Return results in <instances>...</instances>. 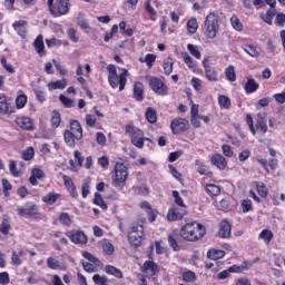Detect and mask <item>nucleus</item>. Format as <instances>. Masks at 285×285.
Returning a JSON list of instances; mask_svg holds the SVG:
<instances>
[{
    "label": "nucleus",
    "mask_w": 285,
    "mask_h": 285,
    "mask_svg": "<svg viewBox=\"0 0 285 285\" xmlns=\"http://www.w3.org/2000/svg\"><path fill=\"white\" fill-rule=\"evenodd\" d=\"M206 235V227L197 222L187 223L180 229V237L186 242H199Z\"/></svg>",
    "instance_id": "nucleus-1"
},
{
    "label": "nucleus",
    "mask_w": 285,
    "mask_h": 285,
    "mask_svg": "<svg viewBox=\"0 0 285 285\" xmlns=\"http://www.w3.org/2000/svg\"><path fill=\"white\" fill-rule=\"evenodd\" d=\"M107 70L109 72L108 75V81H109V86H111V88H118L119 86V90H125L126 88V83L128 82V75H130L127 69H122V72L118 76L117 75V67H115V65H109L107 67Z\"/></svg>",
    "instance_id": "nucleus-2"
},
{
    "label": "nucleus",
    "mask_w": 285,
    "mask_h": 285,
    "mask_svg": "<svg viewBox=\"0 0 285 285\" xmlns=\"http://www.w3.org/2000/svg\"><path fill=\"white\" fill-rule=\"evenodd\" d=\"M203 30L207 39H215L219 32V16L209 13L205 19Z\"/></svg>",
    "instance_id": "nucleus-3"
},
{
    "label": "nucleus",
    "mask_w": 285,
    "mask_h": 285,
    "mask_svg": "<svg viewBox=\"0 0 285 285\" xmlns=\"http://www.w3.org/2000/svg\"><path fill=\"white\" fill-rule=\"evenodd\" d=\"M146 220L141 219L131 225V230L128 233V239L131 246H141L144 242V224Z\"/></svg>",
    "instance_id": "nucleus-4"
},
{
    "label": "nucleus",
    "mask_w": 285,
    "mask_h": 285,
    "mask_svg": "<svg viewBox=\"0 0 285 285\" xmlns=\"http://www.w3.org/2000/svg\"><path fill=\"white\" fill-rule=\"evenodd\" d=\"M125 132L131 137V144L136 146V148H144V141L148 140V138L144 137V131L137 127L127 125Z\"/></svg>",
    "instance_id": "nucleus-5"
},
{
    "label": "nucleus",
    "mask_w": 285,
    "mask_h": 285,
    "mask_svg": "<svg viewBox=\"0 0 285 285\" xmlns=\"http://www.w3.org/2000/svg\"><path fill=\"white\" fill-rule=\"evenodd\" d=\"M126 179H128V168H126L124 164H116L115 178L111 183L112 186L117 188L121 186V184H125Z\"/></svg>",
    "instance_id": "nucleus-6"
},
{
    "label": "nucleus",
    "mask_w": 285,
    "mask_h": 285,
    "mask_svg": "<svg viewBox=\"0 0 285 285\" xmlns=\"http://www.w3.org/2000/svg\"><path fill=\"white\" fill-rule=\"evenodd\" d=\"M149 87L156 95H160L161 97H165V95H168V86L161 81V79L157 77H150L149 78Z\"/></svg>",
    "instance_id": "nucleus-7"
},
{
    "label": "nucleus",
    "mask_w": 285,
    "mask_h": 285,
    "mask_svg": "<svg viewBox=\"0 0 285 285\" xmlns=\"http://www.w3.org/2000/svg\"><path fill=\"white\" fill-rule=\"evenodd\" d=\"M20 217H35L39 215V206L35 203H28L24 207L18 208Z\"/></svg>",
    "instance_id": "nucleus-8"
},
{
    "label": "nucleus",
    "mask_w": 285,
    "mask_h": 285,
    "mask_svg": "<svg viewBox=\"0 0 285 285\" xmlns=\"http://www.w3.org/2000/svg\"><path fill=\"white\" fill-rule=\"evenodd\" d=\"M173 135H179L184 130H188V120L185 118H176L170 124Z\"/></svg>",
    "instance_id": "nucleus-9"
},
{
    "label": "nucleus",
    "mask_w": 285,
    "mask_h": 285,
    "mask_svg": "<svg viewBox=\"0 0 285 285\" xmlns=\"http://www.w3.org/2000/svg\"><path fill=\"white\" fill-rule=\"evenodd\" d=\"M267 115L265 111L257 114V121H256V131L259 135H266L268 132V126H267Z\"/></svg>",
    "instance_id": "nucleus-10"
},
{
    "label": "nucleus",
    "mask_w": 285,
    "mask_h": 285,
    "mask_svg": "<svg viewBox=\"0 0 285 285\" xmlns=\"http://www.w3.org/2000/svg\"><path fill=\"white\" fill-rule=\"evenodd\" d=\"M188 215L186 207L181 208H170L167 214L168 222H178L179 219H184Z\"/></svg>",
    "instance_id": "nucleus-11"
},
{
    "label": "nucleus",
    "mask_w": 285,
    "mask_h": 285,
    "mask_svg": "<svg viewBox=\"0 0 285 285\" xmlns=\"http://www.w3.org/2000/svg\"><path fill=\"white\" fill-rule=\"evenodd\" d=\"M67 130L73 135L77 141H81V139H83V129L81 128L79 120H72L70 122V129Z\"/></svg>",
    "instance_id": "nucleus-12"
},
{
    "label": "nucleus",
    "mask_w": 285,
    "mask_h": 285,
    "mask_svg": "<svg viewBox=\"0 0 285 285\" xmlns=\"http://www.w3.org/2000/svg\"><path fill=\"white\" fill-rule=\"evenodd\" d=\"M68 237L73 244H88V236L81 230L70 232Z\"/></svg>",
    "instance_id": "nucleus-13"
},
{
    "label": "nucleus",
    "mask_w": 285,
    "mask_h": 285,
    "mask_svg": "<svg viewBox=\"0 0 285 285\" xmlns=\"http://www.w3.org/2000/svg\"><path fill=\"white\" fill-rule=\"evenodd\" d=\"M203 66L205 68V77L208 79V81H219L217 71L215 70V68L208 65V59L203 60Z\"/></svg>",
    "instance_id": "nucleus-14"
},
{
    "label": "nucleus",
    "mask_w": 285,
    "mask_h": 285,
    "mask_svg": "<svg viewBox=\"0 0 285 285\" xmlns=\"http://www.w3.org/2000/svg\"><path fill=\"white\" fill-rule=\"evenodd\" d=\"M142 271L146 273L147 277H155V274L159 273V267L155 262L146 261L144 263Z\"/></svg>",
    "instance_id": "nucleus-15"
},
{
    "label": "nucleus",
    "mask_w": 285,
    "mask_h": 285,
    "mask_svg": "<svg viewBox=\"0 0 285 285\" xmlns=\"http://www.w3.org/2000/svg\"><path fill=\"white\" fill-rule=\"evenodd\" d=\"M212 164L218 168V170H226V166H228V163L226 161V158L222 156V154H216L212 157Z\"/></svg>",
    "instance_id": "nucleus-16"
},
{
    "label": "nucleus",
    "mask_w": 285,
    "mask_h": 285,
    "mask_svg": "<svg viewBox=\"0 0 285 285\" xmlns=\"http://www.w3.org/2000/svg\"><path fill=\"white\" fill-rule=\"evenodd\" d=\"M230 233H232L230 223H228V220H223L219 226V232H218L219 237H222L223 239H228V237H230Z\"/></svg>",
    "instance_id": "nucleus-17"
},
{
    "label": "nucleus",
    "mask_w": 285,
    "mask_h": 285,
    "mask_svg": "<svg viewBox=\"0 0 285 285\" xmlns=\"http://www.w3.org/2000/svg\"><path fill=\"white\" fill-rule=\"evenodd\" d=\"M16 124L22 130H32L33 122L29 117H19L16 119Z\"/></svg>",
    "instance_id": "nucleus-18"
},
{
    "label": "nucleus",
    "mask_w": 285,
    "mask_h": 285,
    "mask_svg": "<svg viewBox=\"0 0 285 285\" xmlns=\"http://www.w3.org/2000/svg\"><path fill=\"white\" fill-rule=\"evenodd\" d=\"M33 47L36 48V51L38 52L39 57H43L46 55V45H43V36L39 35L36 40L33 41Z\"/></svg>",
    "instance_id": "nucleus-19"
},
{
    "label": "nucleus",
    "mask_w": 285,
    "mask_h": 285,
    "mask_svg": "<svg viewBox=\"0 0 285 285\" xmlns=\"http://www.w3.org/2000/svg\"><path fill=\"white\" fill-rule=\"evenodd\" d=\"M28 22L24 20H20L13 23L14 30H17L18 35L26 39V32H28Z\"/></svg>",
    "instance_id": "nucleus-20"
},
{
    "label": "nucleus",
    "mask_w": 285,
    "mask_h": 285,
    "mask_svg": "<svg viewBox=\"0 0 285 285\" xmlns=\"http://www.w3.org/2000/svg\"><path fill=\"white\" fill-rule=\"evenodd\" d=\"M12 229V226L10 225V217L8 214L2 215V222L0 224V233L2 235H8L10 230Z\"/></svg>",
    "instance_id": "nucleus-21"
},
{
    "label": "nucleus",
    "mask_w": 285,
    "mask_h": 285,
    "mask_svg": "<svg viewBox=\"0 0 285 285\" xmlns=\"http://www.w3.org/2000/svg\"><path fill=\"white\" fill-rule=\"evenodd\" d=\"M43 177H45L43 170H41L39 168H33L31 171L29 181H30L31 186H37V184H38L37 179H43Z\"/></svg>",
    "instance_id": "nucleus-22"
},
{
    "label": "nucleus",
    "mask_w": 285,
    "mask_h": 285,
    "mask_svg": "<svg viewBox=\"0 0 285 285\" xmlns=\"http://www.w3.org/2000/svg\"><path fill=\"white\" fill-rule=\"evenodd\" d=\"M276 14H277V9H269L266 11V13H261V18L268 26H273V19H275Z\"/></svg>",
    "instance_id": "nucleus-23"
},
{
    "label": "nucleus",
    "mask_w": 285,
    "mask_h": 285,
    "mask_svg": "<svg viewBox=\"0 0 285 285\" xmlns=\"http://www.w3.org/2000/svg\"><path fill=\"white\" fill-rule=\"evenodd\" d=\"M134 97L137 101H144V83L136 82L134 85Z\"/></svg>",
    "instance_id": "nucleus-24"
},
{
    "label": "nucleus",
    "mask_w": 285,
    "mask_h": 285,
    "mask_svg": "<svg viewBox=\"0 0 285 285\" xmlns=\"http://www.w3.org/2000/svg\"><path fill=\"white\" fill-rule=\"evenodd\" d=\"M225 255L226 252L222 249H209L207 252L208 259H213L214 262H217V259H222L223 257H225Z\"/></svg>",
    "instance_id": "nucleus-25"
},
{
    "label": "nucleus",
    "mask_w": 285,
    "mask_h": 285,
    "mask_svg": "<svg viewBox=\"0 0 285 285\" xmlns=\"http://www.w3.org/2000/svg\"><path fill=\"white\" fill-rule=\"evenodd\" d=\"M259 88V85L255 82V79L249 78L247 79V82L245 83V92L247 95H253V92H256V90Z\"/></svg>",
    "instance_id": "nucleus-26"
},
{
    "label": "nucleus",
    "mask_w": 285,
    "mask_h": 285,
    "mask_svg": "<svg viewBox=\"0 0 285 285\" xmlns=\"http://www.w3.org/2000/svg\"><path fill=\"white\" fill-rule=\"evenodd\" d=\"M63 139L65 144L69 146V148H75V146H77V138H75V135L72 132L65 130Z\"/></svg>",
    "instance_id": "nucleus-27"
},
{
    "label": "nucleus",
    "mask_w": 285,
    "mask_h": 285,
    "mask_svg": "<svg viewBox=\"0 0 285 285\" xmlns=\"http://www.w3.org/2000/svg\"><path fill=\"white\" fill-rule=\"evenodd\" d=\"M105 273H107L108 275H114V277H117L118 279L124 278V274L121 273V271L112 265H106Z\"/></svg>",
    "instance_id": "nucleus-28"
},
{
    "label": "nucleus",
    "mask_w": 285,
    "mask_h": 285,
    "mask_svg": "<svg viewBox=\"0 0 285 285\" xmlns=\"http://www.w3.org/2000/svg\"><path fill=\"white\" fill-rule=\"evenodd\" d=\"M68 6H70V0H60L57 3L58 14H68V12H70V8Z\"/></svg>",
    "instance_id": "nucleus-29"
},
{
    "label": "nucleus",
    "mask_w": 285,
    "mask_h": 285,
    "mask_svg": "<svg viewBox=\"0 0 285 285\" xmlns=\"http://www.w3.org/2000/svg\"><path fill=\"white\" fill-rule=\"evenodd\" d=\"M60 197L61 194L49 193L42 197V202L45 204H48L49 206H52L53 204H57V199H59Z\"/></svg>",
    "instance_id": "nucleus-30"
},
{
    "label": "nucleus",
    "mask_w": 285,
    "mask_h": 285,
    "mask_svg": "<svg viewBox=\"0 0 285 285\" xmlns=\"http://www.w3.org/2000/svg\"><path fill=\"white\" fill-rule=\"evenodd\" d=\"M145 117L149 124H157V110L153 107H148Z\"/></svg>",
    "instance_id": "nucleus-31"
},
{
    "label": "nucleus",
    "mask_w": 285,
    "mask_h": 285,
    "mask_svg": "<svg viewBox=\"0 0 285 285\" xmlns=\"http://www.w3.org/2000/svg\"><path fill=\"white\" fill-rule=\"evenodd\" d=\"M243 50L249 55V57H258L261 55L259 48L252 46V45H245L243 46Z\"/></svg>",
    "instance_id": "nucleus-32"
},
{
    "label": "nucleus",
    "mask_w": 285,
    "mask_h": 285,
    "mask_svg": "<svg viewBox=\"0 0 285 285\" xmlns=\"http://www.w3.org/2000/svg\"><path fill=\"white\" fill-rule=\"evenodd\" d=\"M230 23L234 30H236L237 32H242V30H244V24L236 14L232 16Z\"/></svg>",
    "instance_id": "nucleus-33"
},
{
    "label": "nucleus",
    "mask_w": 285,
    "mask_h": 285,
    "mask_svg": "<svg viewBox=\"0 0 285 285\" xmlns=\"http://www.w3.org/2000/svg\"><path fill=\"white\" fill-rule=\"evenodd\" d=\"M66 86H67L66 79L57 80L55 82L48 83L49 90H63V88H66Z\"/></svg>",
    "instance_id": "nucleus-34"
},
{
    "label": "nucleus",
    "mask_w": 285,
    "mask_h": 285,
    "mask_svg": "<svg viewBox=\"0 0 285 285\" xmlns=\"http://www.w3.org/2000/svg\"><path fill=\"white\" fill-rule=\"evenodd\" d=\"M81 264L86 273H97L98 271L97 266H99L100 263L95 264V263H88L86 261H81Z\"/></svg>",
    "instance_id": "nucleus-35"
},
{
    "label": "nucleus",
    "mask_w": 285,
    "mask_h": 285,
    "mask_svg": "<svg viewBox=\"0 0 285 285\" xmlns=\"http://www.w3.org/2000/svg\"><path fill=\"white\" fill-rule=\"evenodd\" d=\"M186 66H188V68L190 70H195V68H197V66L195 65V61L193 60V57H190V55H188V52L184 51L180 53Z\"/></svg>",
    "instance_id": "nucleus-36"
},
{
    "label": "nucleus",
    "mask_w": 285,
    "mask_h": 285,
    "mask_svg": "<svg viewBox=\"0 0 285 285\" xmlns=\"http://www.w3.org/2000/svg\"><path fill=\"white\" fill-rule=\"evenodd\" d=\"M77 23L79 28H81V30H88V28H90V24H88V20H86V14L83 13H78Z\"/></svg>",
    "instance_id": "nucleus-37"
},
{
    "label": "nucleus",
    "mask_w": 285,
    "mask_h": 285,
    "mask_svg": "<svg viewBox=\"0 0 285 285\" xmlns=\"http://www.w3.org/2000/svg\"><path fill=\"white\" fill-rule=\"evenodd\" d=\"M259 238L263 239L266 245H269L273 239V232H271V229H263L259 234Z\"/></svg>",
    "instance_id": "nucleus-38"
},
{
    "label": "nucleus",
    "mask_w": 285,
    "mask_h": 285,
    "mask_svg": "<svg viewBox=\"0 0 285 285\" xmlns=\"http://www.w3.org/2000/svg\"><path fill=\"white\" fill-rule=\"evenodd\" d=\"M10 107L8 105V99L6 96L0 97V115H8Z\"/></svg>",
    "instance_id": "nucleus-39"
},
{
    "label": "nucleus",
    "mask_w": 285,
    "mask_h": 285,
    "mask_svg": "<svg viewBox=\"0 0 285 285\" xmlns=\"http://www.w3.org/2000/svg\"><path fill=\"white\" fill-rule=\"evenodd\" d=\"M197 28H199V24L197 23V19L191 18L187 21V30L189 35H195L197 32Z\"/></svg>",
    "instance_id": "nucleus-40"
},
{
    "label": "nucleus",
    "mask_w": 285,
    "mask_h": 285,
    "mask_svg": "<svg viewBox=\"0 0 285 285\" xmlns=\"http://www.w3.org/2000/svg\"><path fill=\"white\" fill-rule=\"evenodd\" d=\"M60 124H61V114H59V111L57 110H53L52 117H51L52 128H59Z\"/></svg>",
    "instance_id": "nucleus-41"
},
{
    "label": "nucleus",
    "mask_w": 285,
    "mask_h": 285,
    "mask_svg": "<svg viewBox=\"0 0 285 285\" xmlns=\"http://www.w3.org/2000/svg\"><path fill=\"white\" fill-rule=\"evenodd\" d=\"M94 204H96V206H99L100 208H102V210H106L108 208V205L106 204V202H104V198L101 197V194H99V193L95 194Z\"/></svg>",
    "instance_id": "nucleus-42"
},
{
    "label": "nucleus",
    "mask_w": 285,
    "mask_h": 285,
    "mask_svg": "<svg viewBox=\"0 0 285 285\" xmlns=\"http://www.w3.org/2000/svg\"><path fill=\"white\" fill-rule=\"evenodd\" d=\"M92 281L95 282V284L97 285H108V283L110 282V279H108L107 276H101L99 274H95L92 276Z\"/></svg>",
    "instance_id": "nucleus-43"
},
{
    "label": "nucleus",
    "mask_w": 285,
    "mask_h": 285,
    "mask_svg": "<svg viewBox=\"0 0 285 285\" xmlns=\"http://www.w3.org/2000/svg\"><path fill=\"white\" fill-rule=\"evenodd\" d=\"M256 190L259 197H268V188L264 183H256Z\"/></svg>",
    "instance_id": "nucleus-44"
},
{
    "label": "nucleus",
    "mask_w": 285,
    "mask_h": 285,
    "mask_svg": "<svg viewBox=\"0 0 285 285\" xmlns=\"http://www.w3.org/2000/svg\"><path fill=\"white\" fill-rule=\"evenodd\" d=\"M218 104L220 108L228 110V108H230V98H228V96H219Z\"/></svg>",
    "instance_id": "nucleus-45"
},
{
    "label": "nucleus",
    "mask_w": 285,
    "mask_h": 285,
    "mask_svg": "<svg viewBox=\"0 0 285 285\" xmlns=\"http://www.w3.org/2000/svg\"><path fill=\"white\" fill-rule=\"evenodd\" d=\"M173 58L168 57L164 63H163V68H164V72L165 75H171L173 72Z\"/></svg>",
    "instance_id": "nucleus-46"
},
{
    "label": "nucleus",
    "mask_w": 285,
    "mask_h": 285,
    "mask_svg": "<svg viewBox=\"0 0 285 285\" xmlns=\"http://www.w3.org/2000/svg\"><path fill=\"white\" fill-rule=\"evenodd\" d=\"M187 50L190 52L191 57H195V59H202V52H199V49L195 45H187Z\"/></svg>",
    "instance_id": "nucleus-47"
},
{
    "label": "nucleus",
    "mask_w": 285,
    "mask_h": 285,
    "mask_svg": "<svg viewBox=\"0 0 285 285\" xmlns=\"http://www.w3.org/2000/svg\"><path fill=\"white\" fill-rule=\"evenodd\" d=\"M206 190H207L208 195H213L215 197H217V195H219V193H222V189L219 188V186L214 185V184L207 185Z\"/></svg>",
    "instance_id": "nucleus-48"
},
{
    "label": "nucleus",
    "mask_w": 285,
    "mask_h": 285,
    "mask_svg": "<svg viewBox=\"0 0 285 285\" xmlns=\"http://www.w3.org/2000/svg\"><path fill=\"white\" fill-rule=\"evenodd\" d=\"M226 79L228 81H236L237 76L235 75V67L229 66L225 70Z\"/></svg>",
    "instance_id": "nucleus-49"
},
{
    "label": "nucleus",
    "mask_w": 285,
    "mask_h": 285,
    "mask_svg": "<svg viewBox=\"0 0 285 285\" xmlns=\"http://www.w3.org/2000/svg\"><path fill=\"white\" fill-rule=\"evenodd\" d=\"M35 157V149L32 147H28L22 151V159L24 161H30Z\"/></svg>",
    "instance_id": "nucleus-50"
},
{
    "label": "nucleus",
    "mask_w": 285,
    "mask_h": 285,
    "mask_svg": "<svg viewBox=\"0 0 285 285\" xmlns=\"http://www.w3.org/2000/svg\"><path fill=\"white\" fill-rule=\"evenodd\" d=\"M59 99L61 104L65 105V108H75V100L66 97L65 95H60Z\"/></svg>",
    "instance_id": "nucleus-51"
},
{
    "label": "nucleus",
    "mask_w": 285,
    "mask_h": 285,
    "mask_svg": "<svg viewBox=\"0 0 285 285\" xmlns=\"http://www.w3.org/2000/svg\"><path fill=\"white\" fill-rule=\"evenodd\" d=\"M59 222L63 226H70V224H72V218L70 217V215L68 213H61L59 216Z\"/></svg>",
    "instance_id": "nucleus-52"
},
{
    "label": "nucleus",
    "mask_w": 285,
    "mask_h": 285,
    "mask_svg": "<svg viewBox=\"0 0 285 285\" xmlns=\"http://www.w3.org/2000/svg\"><path fill=\"white\" fill-rule=\"evenodd\" d=\"M284 24H285V13L276 11L275 26H277V28H284Z\"/></svg>",
    "instance_id": "nucleus-53"
},
{
    "label": "nucleus",
    "mask_w": 285,
    "mask_h": 285,
    "mask_svg": "<svg viewBox=\"0 0 285 285\" xmlns=\"http://www.w3.org/2000/svg\"><path fill=\"white\" fill-rule=\"evenodd\" d=\"M173 197H174V202L177 206H179L180 208H186V204H184V199L181 198V196H179V191L174 190Z\"/></svg>",
    "instance_id": "nucleus-54"
},
{
    "label": "nucleus",
    "mask_w": 285,
    "mask_h": 285,
    "mask_svg": "<svg viewBox=\"0 0 285 285\" xmlns=\"http://www.w3.org/2000/svg\"><path fill=\"white\" fill-rule=\"evenodd\" d=\"M26 104H28V97L26 95H20L16 99L17 108H24Z\"/></svg>",
    "instance_id": "nucleus-55"
},
{
    "label": "nucleus",
    "mask_w": 285,
    "mask_h": 285,
    "mask_svg": "<svg viewBox=\"0 0 285 285\" xmlns=\"http://www.w3.org/2000/svg\"><path fill=\"white\" fill-rule=\"evenodd\" d=\"M0 63H1L2 68H4V70H7V72H10V75H14V67H12L10 63H8V60L6 59V57L1 58Z\"/></svg>",
    "instance_id": "nucleus-56"
},
{
    "label": "nucleus",
    "mask_w": 285,
    "mask_h": 285,
    "mask_svg": "<svg viewBox=\"0 0 285 285\" xmlns=\"http://www.w3.org/2000/svg\"><path fill=\"white\" fill-rule=\"evenodd\" d=\"M82 257H85V259H88V262H91V264H101L99 258L95 257L92 254H90V252H82Z\"/></svg>",
    "instance_id": "nucleus-57"
},
{
    "label": "nucleus",
    "mask_w": 285,
    "mask_h": 285,
    "mask_svg": "<svg viewBox=\"0 0 285 285\" xmlns=\"http://www.w3.org/2000/svg\"><path fill=\"white\" fill-rule=\"evenodd\" d=\"M183 279L184 282L191 283L195 282V279H197V276L195 275V272L188 271L183 274Z\"/></svg>",
    "instance_id": "nucleus-58"
},
{
    "label": "nucleus",
    "mask_w": 285,
    "mask_h": 285,
    "mask_svg": "<svg viewBox=\"0 0 285 285\" xmlns=\"http://www.w3.org/2000/svg\"><path fill=\"white\" fill-rule=\"evenodd\" d=\"M47 266L49 267V268H51L52 271H57V268H59V261H57V258H55V257H49L48 259H47Z\"/></svg>",
    "instance_id": "nucleus-59"
},
{
    "label": "nucleus",
    "mask_w": 285,
    "mask_h": 285,
    "mask_svg": "<svg viewBox=\"0 0 285 285\" xmlns=\"http://www.w3.org/2000/svg\"><path fill=\"white\" fill-rule=\"evenodd\" d=\"M9 170L13 177H21V173H19V170H17V163L14 160L10 161Z\"/></svg>",
    "instance_id": "nucleus-60"
},
{
    "label": "nucleus",
    "mask_w": 285,
    "mask_h": 285,
    "mask_svg": "<svg viewBox=\"0 0 285 285\" xmlns=\"http://www.w3.org/2000/svg\"><path fill=\"white\" fill-rule=\"evenodd\" d=\"M155 61H157V56H155L153 53L146 55L145 63H147L148 68H153V65L155 63Z\"/></svg>",
    "instance_id": "nucleus-61"
},
{
    "label": "nucleus",
    "mask_w": 285,
    "mask_h": 285,
    "mask_svg": "<svg viewBox=\"0 0 285 285\" xmlns=\"http://www.w3.org/2000/svg\"><path fill=\"white\" fill-rule=\"evenodd\" d=\"M67 35L73 43H77V41H79V38L77 37V30L75 28H70L67 31Z\"/></svg>",
    "instance_id": "nucleus-62"
},
{
    "label": "nucleus",
    "mask_w": 285,
    "mask_h": 285,
    "mask_svg": "<svg viewBox=\"0 0 285 285\" xmlns=\"http://www.w3.org/2000/svg\"><path fill=\"white\" fill-rule=\"evenodd\" d=\"M0 284L1 285L10 284V275L8 274V272L0 273Z\"/></svg>",
    "instance_id": "nucleus-63"
},
{
    "label": "nucleus",
    "mask_w": 285,
    "mask_h": 285,
    "mask_svg": "<svg viewBox=\"0 0 285 285\" xmlns=\"http://www.w3.org/2000/svg\"><path fill=\"white\" fill-rule=\"evenodd\" d=\"M181 155H184V151H181V150L170 153L169 158H168L170 164L177 161V159H179V157H181Z\"/></svg>",
    "instance_id": "nucleus-64"
}]
</instances>
